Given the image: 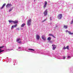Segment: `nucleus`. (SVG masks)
I'll list each match as a JSON object with an SVG mask.
<instances>
[{
  "instance_id": "1",
  "label": "nucleus",
  "mask_w": 73,
  "mask_h": 73,
  "mask_svg": "<svg viewBox=\"0 0 73 73\" xmlns=\"http://www.w3.org/2000/svg\"><path fill=\"white\" fill-rule=\"evenodd\" d=\"M31 19H29L27 22V24L28 26H29L31 24Z\"/></svg>"
},
{
  "instance_id": "2",
  "label": "nucleus",
  "mask_w": 73,
  "mask_h": 73,
  "mask_svg": "<svg viewBox=\"0 0 73 73\" xmlns=\"http://www.w3.org/2000/svg\"><path fill=\"white\" fill-rule=\"evenodd\" d=\"M47 9H46V10L44 11V16H46V15H47V14H48V11H47Z\"/></svg>"
},
{
  "instance_id": "3",
  "label": "nucleus",
  "mask_w": 73,
  "mask_h": 73,
  "mask_svg": "<svg viewBox=\"0 0 73 73\" xmlns=\"http://www.w3.org/2000/svg\"><path fill=\"white\" fill-rule=\"evenodd\" d=\"M62 14H60L58 16V19L60 20L62 18Z\"/></svg>"
},
{
  "instance_id": "4",
  "label": "nucleus",
  "mask_w": 73,
  "mask_h": 73,
  "mask_svg": "<svg viewBox=\"0 0 73 73\" xmlns=\"http://www.w3.org/2000/svg\"><path fill=\"white\" fill-rule=\"evenodd\" d=\"M36 40L37 41H38L40 38V36H39L37 34H36Z\"/></svg>"
},
{
  "instance_id": "5",
  "label": "nucleus",
  "mask_w": 73,
  "mask_h": 73,
  "mask_svg": "<svg viewBox=\"0 0 73 73\" xmlns=\"http://www.w3.org/2000/svg\"><path fill=\"white\" fill-rule=\"evenodd\" d=\"M29 50H31V52L32 53H35L36 51L35 50L32 48H29L28 49Z\"/></svg>"
},
{
  "instance_id": "6",
  "label": "nucleus",
  "mask_w": 73,
  "mask_h": 73,
  "mask_svg": "<svg viewBox=\"0 0 73 73\" xmlns=\"http://www.w3.org/2000/svg\"><path fill=\"white\" fill-rule=\"evenodd\" d=\"M20 40V38H17L16 40V42L19 44H21V41H19Z\"/></svg>"
},
{
  "instance_id": "7",
  "label": "nucleus",
  "mask_w": 73,
  "mask_h": 73,
  "mask_svg": "<svg viewBox=\"0 0 73 73\" xmlns=\"http://www.w3.org/2000/svg\"><path fill=\"white\" fill-rule=\"evenodd\" d=\"M46 5H47V2L45 1L44 3V5L43 6L44 9H45V7H46Z\"/></svg>"
},
{
  "instance_id": "8",
  "label": "nucleus",
  "mask_w": 73,
  "mask_h": 73,
  "mask_svg": "<svg viewBox=\"0 0 73 73\" xmlns=\"http://www.w3.org/2000/svg\"><path fill=\"white\" fill-rule=\"evenodd\" d=\"M12 6V5L11 4H8L7 5H6V7L7 8H10V7H11Z\"/></svg>"
},
{
  "instance_id": "9",
  "label": "nucleus",
  "mask_w": 73,
  "mask_h": 73,
  "mask_svg": "<svg viewBox=\"0 0 73 73\" xmlns=\"http://www.w3.org/2000/svg\"><path fill=\"white\" fill-rule=\"evenodd\" d=\"M42 38L43 40H44V41H45V40H46V37H45L44 35H43L42 36Z\"/></svg>"
},
{
  "instance_id": "10",
  "label": "nucleus",
  "mask_w": 73,
  "mask_h": 73,
  "mask_svg": "<svg viewBox=\"0 0 73 73\" xmlns=\"http://www.w3.org/2000/svg\"><path fill=\"white\" fill-rule=\"evenodd\" d=\"M18 51H22V48L21 47H19L18 48L17 50Z\"/></svg>"
},
{
  "instance_id": "11",
  "label": "nucleus",
  "mask_w": 73,
  "mask_h": 73,
  "mask_svg": "<svg viewBox=\"0 0 73 73\" xmlns=\"http://www.w3.org/2000/svg\"><path fill=\"white\" fill-rule=\"evenodd\" d=\"M47 55H48V56H50V57H52V55L51 54L49 53H46Z\"/></svg>"
},
{
  "instance_id": "12",
  "label": "nucleus",
  "mask_w": 73,
  "mask_h": 73,
  "mask_svg": "<svg viewBox=\"0 0 73 73\" xmlns=\"http://www.w3.org/2000/svg\"><path fill=\"white\" fill-rule=\"evenodd\" d=\"M5 5H6V3H4L3 4L2 6L1 7V9H3V8L4 7V6H5Z\"/></svg>"
},
{
  "instance_id": "13",
  "label": "nucleus",
  "mask_w": 73,
  "mask_h": 73,
  "mask_svg": "<svg viewBox=\"0 0 73 73\" xmlns=\"http://www.w3.org/2000/svg\"><path fill=\"white\" fill-rule=\"evenodd\" d=\"M13 7H12L9 10V12H11V11H12L13 10Z\"/></svg>"
},
{
  "instance_id": "14",
  "label": "nucleus",
  "mask_w": 73,
  "mask_h": 73,
  "mask_svg": "<svg viewBox=\"0 0 73 73\" xmlns=\"http://www.w3.org/2000/svg\"><path fill=\"white\" fill-rule=\"evenodd\" d=\"M25 25V23H23V24L21 25V27H24Z\"/></svg>"
},
{
  "instance_id": "15",
  "label": "nucleus",
  "mask_w": 73,
  "mask_h": 73,
  "mask_svg": "<svg viewBox=\"0 0 73 73\" xmlns=\"http://www.w3.org/2000/svg\"><path fill=\"white\" fill-rule=\"evenodd\" d=\"M68 33H69V35H73V33H71L70 31H68Z\"/></svg>"
},
{
  "instance_id": "16",
  "label": "nucleus",
  "mask_w": 73,
  "mask_h": 73,
  "mask_svg": "<svg viewBox=\"0 0 73 73\" xmlns=\"http://www.w3.org/2000/svg\"><path fill=\"white\" fill-rule=\"evenodd\" d=\"M13 23H14V24H17V23H18V21H14Z\"/></svg>"
},
{
  "instance_id": "17",
  "label": "nucleus",
  "mask_w": 73,
  "mask_h": 73,
  "mask_svg": "<svg viewBox=\"0 0 73 73\" xmlns=\"http://www.w3.org/2000/svg\"><path fill=\"white\" fill-rule=\"evenodd\" d=\"M52 46H53V47L56 48V46L55 44H52Z\"/></svg>"
},
{
  "instance_id": "18",
  "label": "nucleus",
  "mask_w": 73,
  "mask_h": 73,
  "mask_svg": "<svg viewBox=\"0 0 73 73\" xmlns=\"http://www.w3.org/2000/svg\"><path fill=\"white\" fill-rule=\"evenodd\" d=\"M64 27L65 29H67V28H68V26L64 25Z\"/></svg>"
},
{
  "instance_id": "19",
  "label": "nucleus",
  "mask_w": 73,
  "mask_h": 73,
  "mask_svg": "<svg viewBox=\"0 0 73 73\" xmlns=\"http://www.w3.org/2000/svg\"><path fill=\"white\" fill-rule=\"evenodd\" d=\"M66 57L65 56H63L62 57V58H61V59H63V60H65V59Z\"/></svg>"
},
{
  "instance_id": "20",
  "label": "nucleus",
  "mask_w": 73,
  "mask_h": 73,
  "mask_svg": "<svg viewBox=\"0 0 73 73\" xmlns=\"http://www.w3.org/2000/svg\"><path fill=\"white\" fill-rule=\"evenodd\" d=\"M48 40L50 41L51 40V38L50 37H48L47 38Z\"/></svg>"
},
{
  "instance_id": "21",
  "label": "nucleus",
  "mask_w": 73,
  "mask_h": 73,
  "mask_svg": "<svg viewBox=\"0 0 73 73\" xmlns=\"http://www.w3.org/2000/svg\"><path fill=\"white\" fill-rule=\"evenodd\" d=\"M71 57H70V56H67V60H69V58H71Z\"/></svg>"
},
{
  "instance_id": "22",
  "label": "nucleus",
  "mask_w": 73,
  "mask_h": 73,
  "mask_svg": "<svg viewBox=\"0 0 73 73\" xmlns=\"http://www.w3.org/2000/svg\"><path fill=\"white\" fill-rule=\"evenodd\" d=\"M13 21H12L11 20H9V23H13Z\"/></svg>"
},
{
  "instance_id": "23",
  "label": "nucleus",
  "mask_w": 73,
  "mask_h": 73,
  "mask_svg": "<svg viewBox=\"0 0 73 73\" xmlns=\"http://www.w3.org/2000/svg\"><path fill=\"white\" fill-rule=\"evenodd\" d=\"M1 50V49H0V53H1V52H4V50Z\"/></svg>"
},
{
  "instance_id": "24",
  "label": "nucleus",
  "mask_w": 73,
  "mask_h": 73,
  "mask_svg": "<svg viewBox=\"0 0 73 73\" xmlns=\"http://www.w3.org/2000/svg\"><path fill=\"white\" fill-rule=\"evenodd\" d=\"M66 49V47H65V46H64V47L62 48V49Z\"/></svg>"
},
{
  "instance_id": "25",
  "label": "nucleus",
  "mask_w": 73,
  "mask_h": 73,
  "mask_svg": "<svg viewBox=\"0 0 73 73\" xmlns=\"http://www.w3.org/2000/svg\"><path fill=\"white\" fill-rule=\"evenodd\" d=\"M46 20V19H44V20L42 21V23H43V22H44V21H45Z\"/></svg>"
},
{
  "instance_id": "26",
  "label": "nucleus",
  "mask_w": 73,
  "mask_h": 73,
  "mask_svg": "<svg viewBox=\"0 0 73 73\" xmlns=\"http://www.w3.org/2000/svg\"><path fill=\"white\" fill-rule=\"evenodd\" d=\"M66 49H69V46H67L66 47Z\"/></svg>"
},
{
  "instance_id": "27",
  "label": "nucleus",
  "mask_w": 73,
  "mask_h": 73,
  "mask_svg": "<svg viewBox=\"0 0 73 73\" xmlns=\"http://www.w3.org/2000/svg\"><path fill=\"white\" fill-rule=\"evenodd\" d=\"M56 47H52V49L53 50H55L56 49Z\"/></svg>"
},
{
  "instance_id": "28",
  "label": "nucleus",
  "mask_w": 73,
  "mask_h": 73,
  "mask_svg": "<svg viewBox=\"0 0 73 73\" xmlns=\"http://www.w3.org/2000/svg\"><path fill=\"white\" fill-rule=\"evenodd\" d=\"M4 48V46H2L1 47L0 46V49H1V48Z\"/></svg>"
},
{
  "instance_id": "29",
  "label": "nucleus",
  "mask_w": 73,
  "mask_h": 73,
  "mask_svg": "<svg viewBox=\"0 0 73 73\" xmlns=\"http://www.w3.org/2000/svg\"><path fill=\"white\" fill-rule=\"evenodd\" d=\"M52 17H50V21H52Z\"/></svg>"
},
{
  "instance_id": "30",
  "label": "nucleus",
  "mask_w": 73,
  "mask_h": 73,
  "mask_svg": "<svg viewBox=\"0 0 73 73\" xmlns=\"http://www.w3.org/2000/svg\"><path fill=\"white\" fill-rule=\"evenodd\" d=\"M13 28H14V26H12L11 27V29H13Z\"/></svg>"
},
{
  "instance_id": "31",
  "label": "nucleus",
  "mask_w": 73,
  "mask_h": 73,
  "mask_svg": "<svg viewBox=\"0 0 73 73\" xmlns=\"http://www.w3.org/2000/svg\"><path fill=\"white\" fill-rule=\"evenodd\" d=\"M14 27H15H15H17V24H16V25H14Z\"/></svg>"
},
{
  "instance_id": "32",
  "label": "nucleus",
  "mask_w": 73,
  "mask_h": 73,
  "mask_svg": "<svg viewBox=\"0 0 73 73\" xmlns=\"http://www.w3.org/2000/svg\"><path fill=\"white\" fill-rule=\"evenodd\" d=\"M17 30V31H19V28H17V29H16Z\"/></svg>"
},
{
  "instance_id": "33",
  "label": "nucleus",
  "mask_w": 73,
  "mask_h": 73,
  "mask_svg": "<svg viewBox=\"0 0 73 73\" xmlns=\"http://www.w3.org/2000/svg\"><path fill=\"white\" fill-rule=\"evenodd\" d=\"M52 35H53L52 34H49V36H52Z\"/></svg>"
},
{
  "instance_id": "34",
  "label": "nucleus",
  "mask_w": 73,
  "mask_h": 73,
  "mask_svg": "<svg viewBox=\"0 0 73 73\" xmlns=\"http://www.w3.org/2000/svg\"><path fill=\"white\" fill-rule=\"evenodd\" d=\"M17 64V63H16V62L14 64V65H16Z\"/></svg>"
},
{
  "instance_id": "35",
  "label": "nucleus",
  "mask_w": 73,
  "mask_h": 73,
  "mask_svg": "<svg viewBox=\"0 0 73 73\" xmlns=\"http://www.w3.org/2000/svg\"><path fill=\"white\" fill-rule=\"evenodd\" d=\"M7 50H8V51H10V50H12V49H8Z\"/></svg>"
},
{
  "instance_id": "36",
  "label": "nucleus",
  "mask_w": 73,
  "mask_h": 73,
  "mask_svg": "<svg viewBox=\"0 0 73 73\" xmlns=\"http://www.w3.org/2000/svg\"><path fill=\"white\" fill-rule=\"evenodd\" d=\"M37 53H40V50H38V51H37Z\"/></svg>"
},
{
  "instance_id": "37",
  "label": "nucleus",
  "mask_w": 73,
  "mask_h": 73,
  "mask_svg": "<svg viewBox=\"0 0 73 73\" xmlns=\"http://www.w3.org/2000/svg\"><path fill=\"white\" fill-rule=\"evenodd\" d=\"M52 36L53 37H54V35L52 34Z\"/></svg>"
},
{
  "instance_id": "38",
  "label": "nucleus",
  "mask_w": 73,
  "mask_h": 73,
  "mask_svg": "<svg viewBox=\"0 0 73 73\" xmlns=\"http://www.w3.org/2000/svg\"><path fill=\"white\" fill-rule=\"evenodd\" d=\"M73 22H72V21H71V24H73Z\"/></svg>"
},
{
  "instance_id": "39",
  "label": "nucleus",
  "mask_w": 73,
  "mask_h": 73,
  "mask_svg": "<svg viewBox=\"0 0 73 73\" xmlns=\"http://www.w3.org/2000/svg\"><path fill=\"white\" fill-rule=\"evenodd\" d=\"M73 22H72V21H71V24H73Z\"/></svg>"
},
{
  "instance_id": "40",
  "label": "nucleus",
  "mask_w": 73,
  "mask_h": 73,
  "mask_svg": "<svg viewBox=\"0 0 73 73\" xmlns=\"http://www.w3.org/2000/svg\"><path fill=\"white\" fill-rule=\"evenodd\" d=\"M68 32V30H66V32Z\"/></svg>"
},
{
  "instance_id": "41",
  "label": "nucleus",
  "mask_w": 73,
  "mask_h": 73,
  "mask_svg": "<svg viewBox=\"0 0 73 73\" xmlns=\"http://www.w3.org/2000/svg\"><path fill=\"white\" fill-rule=\"evenodd\" d=\"M15 61H15V60H13V62H15Z\"/></svg>"
},
{
  "instance_id": "42",
  "label": "nucleus",
  "mask_w": 73,
  "mask_h": 73,
  "mask_svg": "<svg viewBox=\"0 0 73 73\" xmlns=\"http://www.w3.org/2000/svg\"><path fill=\"white\" fill-rule=\"evenodd\" d=\"M28 52H29V51H28Z\"/></svg>"
}]
</instances>
